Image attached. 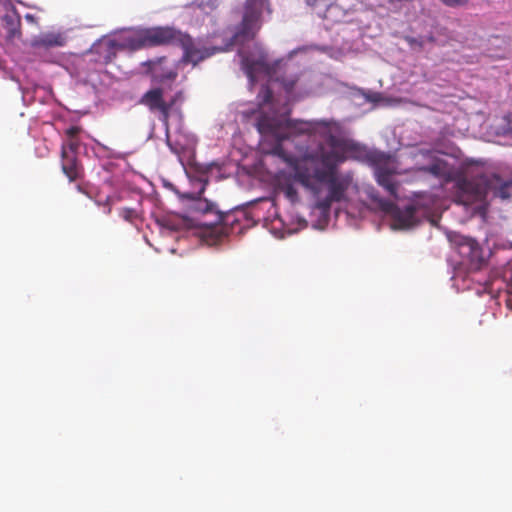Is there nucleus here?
<instances>
[{
	"label": "nucleus",
	"mask_w": 512,
	"mask_h": 512,
	"mask_svg": "<svg viewBox=\"0 0 512 512\" xmlns=\"http://www.w3.org/2000/svg\"><path fill=\"white\" fill-rule=\"evenodd\" d=\"M168 32L165 45H176L183 50L181 62L191 63L196 66L199 62L211 57L219 51L217 47H206L200 41L194 40L189 34L183 33L171 27H166Z\"/></svg>",
	"instance_id": "7ed1b4c3"
},
{
	"label": "nucleus",
	"mask_w": 512,
	"mask_h": 512,
	"mask_svg": "<svg viewBox=\"0 0 512 512\" xmlns=\"http://www.w3.org/2000/svg\"><path fill=\"white\" fill-rule=\"evenodd\" d=\"M264 10L272 13L269 0H246L242 21L234 34L237 43H244L255 38L262 27V14Z\"/></svg>",
	"instance_id": "20e7f679"
},
{
	"label": "nucleus",
	"mask_w": 512,
	"mask_h": 512,
	"mask_svg": "<svg viewBox=\"0 0 512 512\" xmlns=\"http://www.w3.org/2000/svg\"><path fill=\"white\" fill-rule=\"evenodd\" d=\"M81 128L78 126H71L66 130L68 139H77V135L80 133Z\"/></svg>",
	"instance_id": "393cba45"
},
{
	"label": "nucleus",
	"mask_w": 512,
	"mask_h": 512,
	"mask_svg": "<svg viewBox=\"0 0 512 512\" xmlns=\"http://www.w3.org/2000/svg\"><path fill=\"white\" fill-rule=\"evenodd\" d=\"M512 185L510 181H503L498 174L482 175L478 179L476 195L485 197L490 191H494L495 195L503 199L509 198V187Z\"/></svg>",
	"instance_id": "1a4fd4ad"
},
{
	"label": "nucleus",
	"mask_w": 512,
	"mask_h": 512,
	"mask_svg": "<svg viewBox=\"0 0 512 512\" xmlns=\"http://www.w3.org/2000/svg\"><path fill=\"white\" fill-rule=\"evenodd\" d=\"M61 169L70 182L77 181L84 175L83 166L74 152L61 151Z\"/></svg>",
	"instance_id": "9d476101"
},
{
	"label": "nucleus",
	"mask_w": 512,
	"mask_h": 512,
	"mask_svg": "<svg viewBox=\"0 0 512 512\" xmlns=\"http://www.w3.org/2000/svg\"><path fill=\"white\" fill-rule=\"evenodd\" d=\"M394 171L387 166H377L375 168V177L377 183L384 187L393 197L397 198L398 184L393 179Z\"/></svg>",
	"instance_id": "ddd939ff"
},
{
	"label": "nucleus",
	"mask_w": 512,
	"mask_h": 512,
	"mask_svg": "<svg viewBox=\"0 0 512 512\" xmlns=\"http://www.w3.org/2000/svg\"><path fill=\"white\" fill-rule=\"evenodd\" d=\"M379 97H380V94H379V93H375V94L373 95V97L371 98V100H372V101H378Z\"/></svg>",
	"instance_id": "bb28decb"
},
{
	"label": "nucleus",
	"mask_w": 512,
	"mask_h": 512,
	"mask_svg": "<svg viewBox=\"0 0 512 512\" xmlns=\"http://www.w3.org/2000/svg\"><path fill=\"white\" fill-rule=\"evenodd\" d=\"M197 210L202 212L203 214H214L218 211L214 203L209 202L208 200L200 201L197 205Z\"/></svg>",
	"instance_id": "6ab92c4d"
},
{
	"label": "nucleus",
	"mask_w": 512,
	"mask_h": 512,
	"mask_svg": "<svg viewBox=\"0 0 512 512\" xmlns=\"http://www.w3.org/2000/svg\"><path fill=\"white\" fill-rule=\"evenodd\" d=\"M78 148V139H68L65 143L62 144L61 151H65L66 153L74 152V154L77 155Z\"/></svg>",
	"instance_id": "aec40b11"
},
{
	"label": "nucleus",
	"mask_w": 512,
	"mask_h": 512,
	"mask_svg": "<svg viewBox=\"0 0 512 512\" xmlns=\"http://www.w3.org/2000/svg\"><path fill=\"white\" fill-rule=\"evenodd\" d=\"M166 63L167 59L165 57L149 61V70L154 81L164 83L166 81H174L177 78V70L172 67H167Z\"/></svg>",
	"instance_id": "9b49d317"
},
{
	"label": "nucleus",
	"mask_w": 512,
	"mask_h": 512,
	"mask_svg": "<svg viewBox=\"0 0 512 512\" xmlns=\"http://www.w3.org/2000/svg\"><path fill=\"white\" fill-rule=\"evenodd\" d=\"M237 222L235 216L231 212L223 213L221 211L215 212V219L210 223H205L207 226H214L217 232L227 234V226H233Z\"/></svg>",
	"instance_id": "2eb2a0df"
},
{
	"label": "nucleus",
	"mask_w": 512,
	"mask_h": 512,
	"mask_svg": "<svg viewBox=\"0 0 512 512\" xmlns=\"http://www.w3.org/2000/svg\"><path fill=\"white\" fill-rule=\"evenodd\" d=\"M419 155L429 160V163L427 165L418 168L419 171L431 174L435 177H444L448 174L449 170L447 162L444 161L443 159L435 157L432 151L421 150L419 152Z\"/></svg>",
	"instance_id": "f8f14e48"
},
{
	"label": "nucleus",
	"mask_w": 512,
	"mask_h": 512,
	"mask_svg": "<svg viewBox=\"0 0 512 512\" xmlns=\"http://www.w3.org/2000/svg\"><path fill=\"white\" fill-rule=\"evenodd\" d=\"M242 67L251 85L257 82L260 75L272 79L275 74V65L269 62L268 56L264 52H260L257 56H244Z\"/></svg>",
	"instance_id": "0eeeda50"
},
{
	"label": "nucleus",
	"mask_w": 512,
	"mask_h": 512,
	"mask_svg": "<svg viewBox=\"0 0 512 512\" xmlns=\"http://www.w3.org/2000/svg\"><path fill=\"white\" fill-rule=\"evenodd\" d=\"M456 246L459 255L468 262L470 269L479 270L485 264L483 249L475 239L459 236Z\"/></svg>",
	"instance_id": "6e6552de"
},
{
	"label": "nucleus",
	"mask_w": 512,
	"mask_h": 512,
	"mask_svg": "<svg viewBox=\"0 0 512 512\" xmlns=\"http://www.w3.org/2000/svg\"><path fill=\"white\" fill-rule=\"evenodd\" d=\"M378 204H379L380 208L385 212H390L395 207L394 203L390 200H382L381 199L378 201Z\"/></svg>",
	"instance_id": "b1692460"
},
{
	"label": "nucleus",
	"mask_w": 512,
	"mask_h": 512,
	"mask_svg": "<svg viewBox=\"0 0 512 512\" xmlns=\"http://www.w3.org/2000/svg\"><path fill=\"white\" fill-rule=\"evenodd\" d=\"M267 153L278 156L293 168V175L280 174L277 179L279 190L292 203L299 200L296 182L314 195L319 194L321 185L327 186V195L316 204L322 212H328L334 202L346 199V192L353 182V174L338 171V166L347 158L339 151L327 150L319 145L315 151L296 158L286 153L283 146L273 145Z\"/></svg>",
	"instance_id": "f257e3e1"
},
{
	"label": "nucleus",
	"mask_w": 512,
	"mask_h": 512,
	"mask_svg": "<svg viewBox=\"0 0 512 512\" xmlns=\"http://www.w3.org/2000/svg\"><path fill=\"white\" fill-rule=\"evenodd\" d=\"M120 215L127 221H132L137 216V212L132 208H123L120 211Z\"/></svg>",
	"instance_id": "412c9836"
},
{
	"label": "nucleus",
	"mask_w": 512,
	"mask_h": 512,
	"mask_svg": "<svg viewBox=\"0 0 512 512\" xmlns=\"http://www.w3.org/2000/svg\"><path fill=\"white\" fill-rule=\"evenodd\" d=\"M180 92L173 96L169 101L164 99V90L161 87L152 88L146 91L140 98L139 103L146 106L150 112L159 113V120L168 126L170 112L175 105Z\"/></svg>",
	"instance_id": "423d86ee"
},
{
	"label": "nucleus",
	"mask_w": 512,
	"mask_h": 512,
	"mask_svg": "<svg viewBox=\"0 0 512 512\" xmlns=\"http://www.w3.org/2000/svg\"><path fill=\"white\" fill-rule=\"evenodd\" d=\"M415 208L412 205L407 206L404 210H398L395 215V222L398 227L407 229L415 224Z\"/></svg>",
	"instance_id": "dca6fc26"
},
{
	"label": "nucleus",
	"mask_w": 512,
	"mask_h": 512,
	"mask_svg": "<svg viewBox=\"0 0 512 512\" xmlns=\"http://www.w3.org/2000/svg\"><path fill=\"white\" fill-rule=\"evenodd\" d=\"M307 2L314 7V11L318 16L325 17L323 10L320 8H327L329 6V0H307Z\"/></svg>",
	"instance_id": "a211bd4d"
},
{
	"label": "nucleus",
	"mask_w": 512,
	"mask_h": 512,
	"mask_svg": "<svg viewBox=\"0 0 512 512\" xmlns=\"http://www.w3.org/2000/svg\"><path fill=\"white\" fill-rule=\"evenodd\" d=\"M405 40L412 47L413 46H418L419 48L423 47V43L414 37H406Z\"/></svg>",
	"instance_id": "a878e982"
},
{
	"label": "nucleus",
	"mask_w": 512,
	"mask_h": 512,
	"mask_svg": "<svg viewBox=\"0 0 512 512\" xmlns=\"http://www.w3.org/2000/svg\"><path fill=\"white\" fill-rule=\"evenodd\" d=\"M445 6L448 7H462L469 3V0H439Z\"/></svg>",
	"instance_id": "4be33fe9"
},
{
	"label": "nucleus",
	"mask_w": 512,
	"mask_h": 512,
	"mask_svg": "<svg viewBox=\"0 0 512 512\" xmlns=\"http://www.w3.org/2000/svg\"><path fill=\"white\" fill-rule=\"evenodd\" d=\"M167 35L166 27H153L140 31L137 35L127 38L123 43L109 40L107 45L110 49H123L127 47L131 50H139L144 47L165 45Z\"/></svg>",
	"instance_id": "39448f33"
},
{
	"label": "nucleus",
	"mask_w": 512,
	"mask_h": 512,
	"mask_svg": "<svg viewBox=\"0 0 512 512\" xmlns=\"http://www.w3.org/2000/svg\"><path fill=\"white\" fill-rule=\"evenodd\" d=\"M66 43V37L62 33L48 32L41 34L32 42L34 48L62 47Z\"/></svg>",
	"instance_id": "4468645a"
},
{
	"label": "nucleus",
	"mask_w": 512,
	"mask_h": 512,
	"mask_svg": "<svg viewBox=\"0 0 512 512\" xmlns=\"http://www.w3.org/2000/svg\"><path fill=\"white\" fill-rule=\"evenodd\" d=\"M258 132L263 137H271L274 145H281L286 139L293 136L307 134L320 135L325 138L330 150L339 151L346 157V153L354 150L355 144L338 135L341 131L340 124L336 121H302L285 119L276 114L270 115L261 111L256 122Z\"/></svg>",
	"instance_id": "f03ea898"
},
{
	"label": "nucleus",
	"mask_w": 512,
	"mask_h": 512,
	"mask_svg": "<svg viewBox=\"0 0 512 512\" xmlns=\"http://www.w3.org/2000/svg\"><path fill=\"white\" fill-rule=\"evenodd\" d=\"M258 98H259V104L262 107V106H265V105L271 103V101L273 99V93L268 86H262V88L258 94Z\"/></svg>",
	"instance_id": "f3484780"
},
{
	"label": "nucleus",
	"mask_w": 512,
	"mask_h": 512,
	"mask_svg": "<svg viewBox=\"0 0 512 512\" xmlns=\"http://www.w3.org/2000/svg\"><path fill=\"white\" fill-rule=\"evenodd\" d=\"M297 81H298L297 77H292L289 79H285V78L281 79V83L287 92H291L293 90Z\"/></svg>",
	"instance_id": "5701e85b"
}]
</instances>
